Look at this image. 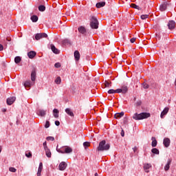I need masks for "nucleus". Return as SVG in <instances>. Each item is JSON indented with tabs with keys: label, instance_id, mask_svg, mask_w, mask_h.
Segmentation results:
<instances>
[{
	"label": "nucleus",
	"instance_id": "obj_40",
	"mask_svg": "<svg viewBox=\"0 0 176 176\" xmlns=\"http://www.w3.org/2000/svg\"><path fill=\"white\" fill-rule=\"evenodd\" d=\"M45 127V129H49V127H50V122L46 121Z\"/></svg>",
	"mask_w": 176,
	"mask_h": 176
},
{
	"label": "nucleus",
	"instance_id": "obj_20",
	"mask_svg": "<svg viewBox=\"0 0 176 176\" xmlns=\"http://www.w3.org/2000/svg\"><path fill=\"white\" fill-rule=\"evenodd\" d=\"M65 112L67 115H69V116H72V117H74V112L72 111V110H71V109L69 108H67L65 109Z\"/></svg>",
	"mask_w": 176,
	"mask_h": 176
},
{
	"label": "nucleus",
	"instance_id": "obj_41",
	"mask_svg": "<svg viewBox=\"0 0 176 176\" xmlns=\"http://www.w3.org/2000/svg\"><path fill=\"white\" fill-rule=\"evenodd\" d=\"M43 168H38L37 172V176H41V173H42V170Z\"/></svg>",
	"mask_w": 176,
	"mask_h": 176
},
{
	"label": "nucleus",
	"instance_id": "obj_46",
	"mask_svg": "<svg viewBox=\"0 0 176 176\" xmlns=\"http://www.w3.org/2000/svg\"><path fill=\"white\" fill-rule=\"evenodd\" d=\"M43 147H44V149H48L49 148L47 147V143H46V142H45L43 144Z\"/></svg>",
	"mask_w": 176,
	"mask_h": 176
},
{
	"label": "nucleus",
	"instance_id": "obj_27",
	"mask_svg": "<svg viewBox=\"0 0 176 176\" xmlns=\"http://www.w3.org/2000/svg\"><path fill=\"white\" fill-rule=\"evenodd\" d=\"M45 151L47 157H52V152H50V150L49 148H46Z\"/></svg>",
	"mask_w": 176,
	"mask_h": 176
},
{
	"label": "nucleus",
	"instance_id": "obj_32",
	"mask_svg": "<svg viewBox=\"0 0 176 176\" xmlns=\"http://www.w3.org/2000/svg\"><path fill=\"white\" fill-rule=\"evenodd\" d=\"M131 8H133V9H138V10H141V8H140V6L134 3L131 4Z\"/></svg>",
	"mask_w": 176,
	"mask_h": 176
},
{
	"label": "nucleus",
	"instance_id": "obj_31",
	"mask_svg": "<svg viewBox=\"0 0 176 176\" xmlns=\"http://www.w3.org/2000/svg\"><path fill=\"white\" fill-rule=\"evenodd\" d=\"M152 153H153L154 155H159L160 152H159V149L154 148H152L151 150Z\"/></svg>",
	"mask_w": 176,
	"mask_h": 176
},
{
	"label": "nucleus",
	"instance_id": "obj_6",
	"mask_svg": "<svg viewBox=\"0 0 176 176\" xmlns=\"http://www.w3.org/2000/svg\"><path fill=\"white\" fill-rule=\"evenodd\" d=\"M42 38H47V34L46 33H37L35 36L36 41H39Z\"/></svg>",
	"mask_w": 176,
	"mask_h": 176
},
{
	"label": "nucleus",
	"instance_id": "obj_30",
	"mask_svg": "<svg viewBox=\"0 0 176 176\" xmlns=\"http://www.w3.org/2000/svg\"><path fill=\"white\" fill-rule=\"evenodd\" d=\"M38 10L39 12H45V10H46V7L43 5H41L38 6Z\"/></svg>",
	"mask_w": 176,
	"mask_h": 176
},
{
	"label": "nucleus",
	"instance_id": "obj_21",
	"mask_svg": "<svg viewBox=\"0 0 176 176\" xmlns=\"http://www.w3.org/2000/svg\"><path fill=\"white\" fill-rule=\"evenodd\" d=\"M151 140H152L151 146H153V148H155V146L157 145V140H156V138L155 137H152Z\"/></svg>",
	"mask_w": 176,
	"mask_h": 176
},
{
	"label": "nucleus",
	"instance_id": "obj_45",
	"mask_svg": "<svg viewBox=\"0 0 176 176\" xmlns=\"http://www.w3.org/2000/svg\"><path fill=\"white\" fill-rule=\"evenodd\" d=\"M26 157H32V153L31 152H29L28 153H25Z\"/></svg>",
	"mask_w": 176,
	"mask_h": 176
},
{
	"label": "nucleus",
	"instance_id": "obj_37",
	"mask_svg": "<svg viewBox=\"0 0 176 176\" xmlns=\"http://www.w3.org/2000/svg\"><path fill=\"white\" fill-rule=\"evenodd\" d=\"M142 85L144 89H149V85H148L146 82H143Z\"/></svg>",
	"mask_w": 176,
	"mask_h": 176
},
{
	"label": "nucleus",
	"instance_id": "obj_13",
	"mask_svg": "<svg viewBox=\"0 0 176 176\" xmlns=\"http://www.w3.org/2000/svg\"><path fill=\"white\" fill-rule=\"evenodd\" d=\"M168 27L169 30H174L175 28V21H169L168 23Z\"/></svg>",
	"mask_w": 176,
	"mask_h": 176
},
{
	"label": "nucleus",
	"instance_id": "obj_55",
	"mask_svg": "<svg viewBox=\"0 0 176 176\" xmlns=\"http://www.w3.org/2000/svg\"><path fill=\"white\" fill-rule=\"evenodd\" d=\"M135 100H137V98H134V101H135Z\"/></svg>",
	"mask_w": 176,
	"mask_h": 176
},
{
	"label": "nucleus",
	"instance_id": "obj_44",
	"mask_svg": "<svg viewBox=\"0 0 176 176\" xmlns=\"http://www.w3.org/2000/svg\"><path fill=\"white\" fill-rule=\"evenodd\" d=\"M142 104V102L141 100H139L136 103H135V106L136 107H140V105Z\"/></svg>",
	"mask_w": 176,
	"mask_h": 176
},
{
	"label": "nucleus",
	"instance_id": "obj_18",
	"mask_svg": "<svg viewBox=\"0 0 176 176\" xmlns=\"http://www.w3.org/2000/svg\"><path fill=\"white\" fill-rule=\"evenodd\" d=\"M171 162H173L172 159H169L168 160L167 164H166V166H164V170L165 171H168V170H170V164H171Z\"/></svg>",
	"mask_w": 176,
	"mask_h": 176
},
{
	"label": "nucleus",
	"instance_id": "obj_49",
	"mask_svg": "<svg viewBox=\"0 0 176 176\" xmlns=\"http://www.w3.org/2000/svg\"><path fill=\"white\" fill-rule=\"evenodd\" d=\"M39 168H43V164L42 162H41L39 164V166H38Z\"/></svg>",
	"mask_w": 176,
	"mask_h": 176
},
{
	"label": "nucleus",
	"instance_id": "obj_54",
	"mask_svg": "<svg viewBox=\"0 0 176 176\" xmlns=\"http://www.w3.org/2000/svg\"><path fill=\"white\" fill-rule=\"evenodd\" d=\"M94 175L95 176H98V173H96Z\"/></svg>",
	"mask_w": 176,
	"mask_h": 176
},
{
	"label": "nucleus",
	"instance_id": "obj_15",
	"mask_svg": "<svg viewBox=\"0 0 176 176\" xmlns=\"http://www.w3.org/2000/svg\"><path fill=\"white\" fill-rule=\"evenodd\" d=\"M152 167V165L151 164H144V170L145 173H149V168Z\"/></svg>",
	"mask_w": 176,
	"mask_h": 176
},
{
	"label": "nucleus",
	"instance_id": "obj_8",
	"mask_svg": "<svg viewBox=\"0 0 176 176\" xmlns=\"http://www.w3.org/2000/svg\"><path fill=\"white\" fill-rule=\"evenodd\" d=\"M171 142V141L170 140V138H166L164 139V146H165V148H168L170 146V143Z\"/></svg>",
	"mask_w": 176,
	"mask_h": 176
},
{
	"label": "nucleus",
	"instance_id": "obj_47",
	"mask_svg": "<svg viewBox=\"0 0 176 176\" xmlns=\"http://www.w3.org/2000/svg\"><path fill=\"white\" fill-rule=\"evenodd\" d=\"M130 42L131 43H134V42H135V38H131Z\"/></svg>",
	"mask_w": 176,
	"mask_h": 176
},
{
	"label": "nucleus",
	"instance_id": "obj_23",
	"mask_svg": "<svg viewBox=\"0 0 176 176\" xmlns=\"http://www.w3.org/2000/svg\"><path fill=\"white\" fill-rule=\"evenodd\" d=\"M104 5H105L104 1L98 2L96 3V8H98V9H100V8H104Z\"/></svg>",
	"mask_w": 176,
	"mask_h": 176
},
{
	"label": "nucleus",
	"instance_id": "obj_25",
	"mask_svg": "<svg viewBox=\"0 0 176 176\" xmlns=\"http://www.w3.org/2000/svg\"><path fill=\"white\" fill-rule=\"evenodd\" d=\"M124 116V112L122 111L121 113H117L114 115V117L116 119H118V118H122V116Z\"/></svg>",
	"mask_w": 176,
	"mask_h": 176
},
{
	"label": "nucleus",
	"instance_id": "obj_42",
	"mask_svg": "<svg viewBox=\"0 0 176 176\" xmlns=\"http://www.w3.org/2000/svg\"><path fill=\"white\" fill-rule=\"evenodd\" d=\"M83 145H84L85 148H86V147H87V146H90V142H85L83 143Z\"/></svg>",
	"mask_w": 176,
	"mask_h": 176
},
{
	"label": "nucleus",
	"instance_id": "obj_1",
	"mask_svg": "<svg viewBox=\"0 0 176 176\" xmlns=\"http://www.w3.org/2000/svg\"><path fill=\"white\" fill-rule=\"evenodd\" d=\"M31 80L32 82L30 80L25 82V87H28V89H30V87L34 85L35 80H36V67L34 66L32 67L31 72Z\"/></svg>",
	"mask_w": 176,
	"mask_h": 176
},
{
	"label": "nucleus",
	"instance_id": "obj_12",
	"mask_svg": "<svg viewBox=\"0 0 176 176\" xmlns=\"http://www.w3.org/2000/svg\"><path fill=\"white\" fill-rule=\"evenodd\" d=\"M14 101H16V97L12 96V97L8 98L7 99V104L8 105H12L13 102H14Z\"/></svg>",
	"mask_w": 176,
	"mask_h": 176
},
{
	"label": "nucleus",
	"instance_id": "obj_33",
	"mask_svg": "<svg viewBox=\"0 0 176 176\" xmlns=\"http://www.w3.org/2000/svg\"><path fill=\"white\" fill-rule=\"evenodd\" d=\"M63 45H71V41H69V39H68V38H66L63 41Z\"/></svg>",
	"mask_w": 176,
	"mask_h": 176
},
{
	"label": "nucleus",
	"instance_id": "obj_53",
	"mask_svg": "<svg viewBox=\"0 0 176 176\" xmlns=\"http://www.w3.org/2000/svg\"><path fill=\"white\" fill-rule=\"evenodd\" d=\"M2 152V146H0V153Z\"/></svg>",
	"mask_w": 176,
	"mask_h": 176
},
{
	"label": "nucleus",
	"instance_id": "obj_22",
	"mask_svg": "<svg viewBox=\"0 0 176 176\" xmlns=\"http://www.w3.org/2000/svg\"><path fill=\"white\" fill-rule=\"evenodd\" d=\"M78 32L82 34H86V28L83 26H80L78 28Z\"/></svg>",
	"mask_w": 176,
	"mask_h": 176
},
{
	"label": "nucleus",
	"instance_id": "obj_56",
	"mask_svg": "<svg viewBox=\"0 0 176 176\" xmlns=\"http://www.w3.org/2000/svg\"><path fill=\"white\" fill-rule=\"evenodd\" d=\"M7 41H9V39H8V38H7Z\"/></svg>",
	"mask_w": 176,
	"mask_h": 176
},
{
	"label": "nucleus",
	"instance_id": "obj_48",
	"mask_svg": "<svg viewBox=\"0 0 176 176\" xmlns=\"http://www.w3.org/2000/svg\"><path fill=\"white\" fill-rule=\"evenodd\" d=\"M55 124L56 126H60V121L58 120L55 121Z\"/></svg>",
	"mask_w": 176,
	"mask_h": 176
},
{
	"label": "nucleus",
	"instance_id": "obj_52",
	"mask_svg": "<svg viewBox=\"0 0 176 176\" xmlns=\"http://www.w3.org/2000/svg\"><path fill=\"white\" fill-rule=\"evenodd\" d=\"M3 50V45L2 44H0V52H2Z\"/></svg>",
	"mask_w": 176,
	"mask_h": 176
},
{
	"label": "nucleus",
	"instance_id": "obj_10",
	"mask_svg": "<svg viewBox=\"0 0 176 176\" xmlns=\"http://www.w3.org/2000/svg\"><path fill=\"white\" fill-rule=\"evenodd\" d=\"M108 94H115V93H122V89L120 88V89H109L108 91H107Z\"/></svg>",
	"mask_w": 176,
	"mask_h": 176
},
{
	"label": "nucleus",
	"instance_id": "obj_5",
	"mask_svg": "<svg viewBox=\"0 0 176 176\" xmlns=\"http://www.w3.org/2000/svg\"><path fill=\"white\" fill-rule=\"evenodd\" d=\"M90 27L92 30H97L98 28V19L94 16L91 18Z\"/></svg>",
	"mask_w": 176,
	"mask_h": 176
},
{
	"label": "nucleus",
	"instance_id": "obj_36",
	"mask_svg": "<svg viewBox=\"0 0 176 176\" xmlns=\"http://www.w3.org/2000/svg\"><path fill=\"white\" fill-rule=\"evenodd\" d=\"M9 171H10L11 173H16V171H17V169H16L14 167H10L9 168Z\"/></svg>",
	"mask_w": 176,
	"mask_h": 176
},
{
	"label": "nucleus",
	"instance_id": "obj_4",
	"mask_svg": "<svg viewBox=\"0 0 176 176\" xmlns=\"http://www.w3.org/2000/svg\"><path fill=\"white\" fill-rule=\"evenodd\" d=\"M57 152L59 153H72V148L68 146H62L60 148H56Z\"/></svg>",
	"mask_w": 176,
	"mask_h": 176
},
{
	"label": "nucleus",
	"instance_id": "obj_29",
	"mask_svg": "<svg viewBox=\"0 0 176 176\" xmlns=\"http://www.w3.org/2000/svg\"><path fill=\"white\" fill-rule=\"evenodd\" d=\"M38 16L36 15H33L31 16V20L33 23H36V21H38Z\"/></svg>",
	"mask_w": 176,
	"mask_h": 176
},
{
	"label": "nucleus",
	"instance_id": "obj_51",
	"mask_svg": "<svg viewBox=\"0 0 176 176\" xmlns=\"http://www.w3.org/2000/svg\"><path fill=\"white\" fill-rule=\"evenodd\" d=\"M137 151H138V148L137 146H135L133 148V152L135 153V152H137Z\"/></svg>",
	"mask_w": 176,
	"mask_h": 176
},
{
	"label": "nucleus",
	"instance_id": "obj_38",
	"mask_svg": "<svg viewBox=\"0 0 176 176\" xmlns=\"http://www.w3.org/2000/svg\"><path fill=\"white\" fill-rule=\"evenodd\" d=\"M47 141H54V137L53 136H48L46 138Z\"/></svg>",
	"mask_w": 176,
	"mask_h": 176
},
{
	"label": "nucleus",
	"instance_id": "obj_2",
	"mask_svg": "<svg viewBox=\"0 0 176 176\" xmlns=\"http://www.w3.org/2000/svg\"><path fill=\"white\" fill-rule=\"evenodd\" d=\"M111 148V144L109 143L107 144V141L102 140L99 142V145L97 147V151L98 152H104V151H109V148Z\"/></svg>",
	"mask_w": 176,
	"mask_h": 176
},
{
	"label": "nucleus",
	"instance_id": "obj_9",
	"mask_svg": "<svg viewBox=\"0 0 176 176\" xmlns=\"http://www.w3.org/2000/svg\"><path fill=\"white\" fill-rule=\"evenodd\" d=\"M121 90L122 94H126L129 91V87H127V85L124 84L121 86Z\"/></svg>",
	"mask_w": 176,
	"mask_h": 176
},
{
	"label": "nucleus",
	"instance_id": "obj_43",
	"mask_svg": "<svg viewBox=\"0 0 176 176\" xmlns=\"http://www.w3.org/2000/svg\"><path fill=\"white\" fill-rule=\"evenodd\" d=\"M55 68H60L61 67V64L60 63H56L54 65Z\"/></svg>",
	"mask_w": 176,
	"mask_h": 176
},
{
	"label": "nucleus",
	"instance_id": "obj_16",
	"mask_svg": "<svg viewBox=\"0 0 176 176\" xmlns=\"http://www.w3.org/2000/svg\"><path fill=\"white\" fill-rule=\"evenodd\" d=\"M74 58L76 61L80 60V53H79V51L76 50L74 52Z\"/></svg>",
	"mask_w": 176,
	"mask_h": 176
},
{
	"label": "nucleus",
	"instance_id": "obj_19",
	"mask_svg": "<svg viewBox=\"0 0 176 176\" xmlns=\"http://www.w3.org/2000/svg\"><path fill=\"white\" fill-rule=\"evenodd\" d=\"M36 56V52L34 51H30V52L28 53V56L29 58H34Z\"/></svg>",
	"mask_w": 176,
	"mask_h": 176
},
{
	"label": "nucleus",
	"instance_id": "obj_35",
	"mask_svg": "<svg viewBox=\"0 0 176 176\" xmlns=\"http://www.w3.org/2000/svg\"><path fill=\"white\" fill-rule=\"evenodd\" d=\"M141 19L142 20H146V19H148V17H149L148 14H142L141 15Z\"/></svg>",
	"mask_w": 176,
	"mask_h": 176
},
{
	"label": "nucleus",
	"instance_id": "obj_11",
	"mask_svg": "<svg viewBox=\"0 0 176 176\" xmlns=\"http://www.w3.org/2000/svg\"><path fill=\"white\" fill-rule=\"evenodd\" d=\"M67 163L62 162L60 163L59 164V170L60 171H64V170H65L67 168Z\"/></svg>",
	"mask_w": 176,
	"mask_h": 176
},
{
	"label": "nucleus",
	"instance_id": "obj_28",
	"mask_svg": "<svg viewBox=\"0 0 176 176\" xmlns=\"http://www.w3.org/2000/svg\"><path fill=\"white\" fill-rule=\"evenodd\" d=\"M21 62V57H20V56H16L15 58H14V63H16V64H19V63H20Z\"/></svg>",
	"mask_w": 176,
	"mask_h": 176
},
{
	"label": "nucleus",
	"instance_id": "obj_7",
	"mask_svg": "<svg viewBox=\"0 0 176 176\" xmlns=\"http://www.w3.org/2000/svg\"><path fill=\"white\" fill-rule=\"evenodd\" d=\"M170 4L167 2H164L160 6V10L161 12H164L167 9V6H168Z\"/></svg>",
	"mask_w": 176,
	"mask_h": 176
},
{
	"label": "nucleus",
	"instance_id": "obj_39",
	"mask_svg": "<svg viewBox=\"0 0 176 176\" xmlns=\"http://www.w3.org/2000/svg\"><path fill=\"white\" fill-rule=\"evenodd\" d=\"M104 86L105 87H111V82H108V81H105L104 82Z\"/></svg>",
	"mask_w": 176,
	"mask_h": 176
},
{
	"label": "nucleus",
	"instance_id": "obj_17",
	"mask_svg": "<svg viewBox=\"0 0 176 176\" xmlns=\"http://www.w3.org/2000/svg\"><path fill=\"white\" fill-rule=\"evenodd\" d=\"M36 114L38 116H46V111L42 110V109H38L36 111Z\"/></svg>",
	"mask_w": 176,
	"mask_h": 176
},
{
	"label": "nucleus",
	"instance_id": "obj_3",
	"mask_svg": "<svg viewBox=\"0 0 176 176\" xmlns=\"http://www.w3.org/2000/svg\"><path fill=\"white\" fill-rule=\"evenodd\" d=\"M148 118H151V113H140L139 114L135 113L133 116V119H135V120H142L143 119H148Z\"/></svg>",
	"mask_w": 176,
	"mask_h": 176
},
{
	"label": "nucleus",
	"instance_id": "obj_34",
	"mask_svg": "<svg viewBox=\"0 0 176 176\" xmlns=\"http://www.w3.org/2000/svg\"><path fill=\"white\" fill-rule=\"evenodd\" d=\"M55 83H56V85H60L61 83V78L57 77L55 80Z\"/></svg>",
	"mask_w": 176,
	"mask_h": 176
},
{
	"label": "nucleus",
	"instance_id": "obj_14",
	"mask_svg": "<svg viewBox=\"0 0 176 176\" xmlns=\"http://www.w3.org/2000/svg\"><path fill=\"white\" fill-rule=\"evenodd\" d=\"M168 111H169L168 107L164 108V109L162 111L161 115H160L161 119H163V118H164V116H166V114L168 113Z\"/></svg>",
	"mask_w": 176,
	"mask_h": 176
},
{
	"label": "nucleus",
	"instance_id": "obj_50",
	"mask_svg": "<svg viewBox=\"0 0 176 176\" xmlns=\"http://www.w3.org/2000/svg\"><path fill=\"white\" fill-rule=\"evenodd\" d=\"M121 136L124 137V131L123 129L121 131Z\"/></svg>",
	"mask_w": 176,
	"mask_h": 176
},
{
	"label": "nucleus",
	"instance_id": "obj_26",
	"mask_svg": "<svg viewBox=\"0 0 176 176\" xmlns=\"http://www.w3.org/2000/svg\"><path fill=\"white\" fill-rule=\"evenodd\" d=\"M59 111H58V109H54V110H53V113H54V118H58V113H59Z\"/></svg>",
	"mask_w": 176,
	"mask_h": 176
},
{
	"label": "nucleus",
	"instance_id": "obj_24",
	"mask_svg": "<svg viewBox=\"0 0 176 176\" xmlns=\"http://www.w3.org/2000/svg\"><path fill=\"white\" fill-rule=\"evenodd\" d=\"M51 49L53 53H54L55 54H58V53H60V51L57 50V48H56L54 45H52Z\"/></svg>",
	"mask_w": 176,
	"mask_h": 176
}]
</instances>
